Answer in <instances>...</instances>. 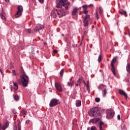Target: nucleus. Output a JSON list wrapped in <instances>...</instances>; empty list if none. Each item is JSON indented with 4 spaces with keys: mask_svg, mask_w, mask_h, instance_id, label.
Wrapping results in <instances>:
<instances>
[{
    "mask_svg": "<svg viewBox=\"0 0 130 130\" xmlns=\"http://www.w3.org/2000/svg\"><path fill=\"white\" fill-rule=\"evenodd\" d=\"M105 110L101 109L98 107H95L90 109L88 111V114L91 117H98L100 116L102 113H104Z\"/></svg>",
    "mask_w": 130,
    "mask_h": 130,
    "instance_id": "f03ea898",
    "label": "nucleus"
},
{
    "mask_svg": "<svg viewBox=\"0 0 130 130\" xmlns=\"http://www.w3.org/2000/svg\"><path fill=\"white\" fill-rule=\"evenodd\" d=\"M75 105L76 107H80V106L82 105V102L81 101V100H76Z\"/></svg>",
    "mask_w": 130,
    "mask_h": 130,
    "instance_id": "dca6fc26",
    "label": "nucleus"
},
{
    "mask_svg": "<svg viewBox=\"0 0 130 130\" xmlns=\"http://www.w3.org/2000/svg\"><path fill=\"white\" fill-rule=\"evenodd\" d=\"M106 118L111 119L114 116V111L111 109L107 110L106 111Z\"/></svg>",
    "mask_w": 130,
    "mask_h": 130,
    "instance_id": "39448f33",
    "label": "nucleus"
},
{
    "mask_svg": "<svg viewBox=\"0 0 130 130\" xmlns=\"http://www.w3.org/2000/svg\"><path fill=\"white\" fill-rule=\"evenodd\" d=\"M83 39H84V36H82V40H83Z\"/></svg>",
    "mask_w": 130,
    "mask_h": 130,
    "instance_id": "3c124183",
    "label": "nucleus"
},
{
    "mask_svg": "<svg viewBox=\"0 0 130 130\" xmlns=\"http://www.w3.org/2000/svg\"><path fill=\"white\" fill-rule=\"evenodd\" d=\"M1 17L2 19V20H4V21H6V17L3 15V14H1Z\"/></svg>",
    "mask_w": 130,
    "mask_h": 130,
    "instance_id": "c85d7f7f",
    "label": "nucleus"
},
{
    "mask_svg": "<svg viewBox=\"0 0 130 130\" xmlns=\"http://www.w3.org/2000/svg\"><path fill=\"white\" fill-rule=\"evenodd\" d=\"M6 3H10V0H4Z\"/></svg>",
    "mask_w": 130,
    "mask_h": 130,
    "instance_id": "a18cd8bd",
    "label": "nucleus"
},
{
    "mask_svg": "<svg viewBox=\"0 0 130 130\" xmlns=\"http://www.w3.org/2000/svg\"><path fill=\"white\" fill-rule=\"evenodd\" d=\"M56 7L59 9L58 10L53 9L51 12V16L54 18L57 17L61 18L69 13V11L71 9V3L68 0H59Z\"/></svg>",
    "mask_w": 130,
    "mask_h": 130,
    "instance_id": "f257e3e1",
    "label": "nucleus"
},
{
    "mask_svg": "<svg viewBox=\"0 0 130 130\" xmlns=\"http://www.w3.org/2000/svg\"><path fill=\"white\" fill-rule=\"evenodd\" d=\"M18 130H21V122H20V123L18 124Z\"/></svg>",
    "mask_w": 130,
    "mask_h": 130,
    "instance_id": "f704fd0d",
    "label": "nucleus"
},
{
    "mask_svg": "<svg viewBox=\"0 0 130 130\" xmlns=\"http://www.w3.org/2000/svg\"><path fill=\"white\" fill-rule=\"evenodd\" d=\"M44 45H46V43H44Z\"/></svg>",
    "mask_w": 130,
    "mask_h": 130,
    "instance_id": "864d4df0",
    "label": "nucleus"
},
{
    "mask_svg": "<svg viewBox=\"0 0 130 130\" xmlns=\"http://www.w3.org/2000/svg\"><path fill=\"white\" fill-rule=\"evenodd\" d=\"M13 85H14V87L18 86L17 83L13 82Z\"/></svg>",
    "mask_w": 130,
    "mask_h": 130,
    "instance_id": "58836bf2",
    "label": "nucleus"
},
{
    "mask_svg": "<svg viewBox=\"0 0 130 130\" xmlns=\"http://www.w3.org/2000/svg\"><path fill=\"white\" fill-rule=\"evenodd\" d=\"M13 130H17V125H16V122H14Z\"/></svg>",
    "mask_w": 130,
    "mask_h": 130,
    "instance_id": "473e14b6",
    "label": "nucleus"
},
{
    "mask_svg": "<svg viewBox=\"0 0 130 130\" xmlns=\"http://www.w3.org/2000/svg\"><path fill=\"white\" fill-rule=\"evenodd\" d=\"M11 111H12L13 113H14V114H16V110H15L14 109H12Z\"/></svg>",
    "mask_w": 130,
    "mask_h": 130,
    "instance_id": "c9c22d12",
    "label": "nucleus"
},
{
    "mask_svg": "<svg viewBox=\"0 0 130 130\" xmlns=\"http://www.w3.org/2000/svg\"><path fill=\"white\" fill-rule=\"evenodd\" d=\"M74 85H75V82L74 81H72V82H68L67 83V86H68V87H73V86H74Z\"/></svg>",
    "mask_w": 130,
    "mask_h": 130,
    "instance_id": "4be33fe9",
    "label": "nucleus"
},
{
    "mask_svg": "<svg viewBox=\"0 0 130 130\" xmlns=\"http://www.w3.org/2000/svg\"><path fill=\"white\" fill-rule=\"evenodd\" d=\"M44 29V25L42 24H38L36 27L34 29V31H36L38 32V31H40V30H42Z\"/></svg>",
    "mask_w": 130,
    "mask_h": 130,
    "instance_id": "1a4fd4ad",
    "label": "nucleus"
},
{
    "mask_svg": "<svg viewBox=\"0 0 130 130\" xmlns=\"http://www.w3.org/2000/svg\"><path fill=\"white\" fill-rule=\"evenodd\" d=\"M64 70L62 69L60 72V75L62 77V76L63 75V72H64Z\"/></svg>",
    "mask_w": 130,
    "mask_h": 130,
    "instance_id": "7c9ffc66",
    "label": "nucleus"
},
{
    "mask_svg": "<svg viewBox=\"0 0 130 130\" xmlns=\"http://www.w3.org/2000/svg\"><path fill=\"white\" fill-rule=\"evenodd\" d=\"M87 130H97V128L95 126H92L90 128L88 127Z\"/></svg>",
    "mask_w": 130,
    "mask_h": 130,
    "instance_id": "b1692460",
    "label": "nucleus"
},
{
    "mask_svg": "<svg viewBox=\"0 0 130 130\" xmlns=\"http://www.w3.org/2000/svg\"><path fill=\"white\" fill-rule=\"evenodd\" d=\"M122 103H123V102H122Z\"/></svg>",
    "mask_w": 130,
    "mask_h": 130,
    "instance_id": "6e6d98bb",
    "label": "nucleus"
},
{
    "mask_svg": "<svg viewBox=\"0 0 130 130\" xmlns=\"http://www.w3.org/2000/svg\"><path fill=\"white\" fill-rule=\"evenodd\" d=\"M107 93V90L106 88H105L102 90V95H103V97H105Z\"/></svg>",
    "mask_w": 130,
    "mask_h": 130,
    "instance_id": "5701e85b",
    "label": "nucleus"
},
{
    "mask_svg": "<svg viewBox=\"0 0 130 130\" xmlns=\"http://www.w3.org/2000/svg\"><path fill=\"white\" fill-rule=\"evenodd\" d=\"M13 98L15 101H19L20 100V96L18 94H14Z\"/></svg>",
    "mask_w": 130,
    "mask_h": 130,
    "instance_id": "6ab92c4d",
    "label": "nucleus"
},
{
    "mask_svg": "<svg viewBox=\"0 0 130 130\" xmlns=\"http://www.w3.org/2000/svg\"><path fill=\"white\" fill-rule=\"evenodd\" d=\"M73 79H74V77H72L70 79V82L73 80Z\"/></svg>",
    "mask_w": 130,
    "mask_h": 130,
    "instance_id": "49530a36",
    "label": "nucleus"
},
{
    "mask_svg": "<svg viewBox=\"0 0 130 130\" xmlns=\"http://www.w3.org/2000/svg\"><path fill=\"white\" fill-rule=\"evenodd\" d=\"M117 59V57H114L111 62V71L113 73V75L114 76H115L116 73H115V68H114V63L116 62V59Z\"/></svg>",
    "mask_w": 130,
    "mask_h": 130,
    "instance_id": "423d86ee",
    "label": "nucleus"
},
{
    "mask_svg": "<svg viewBox=\"0 0 130 130\" xmlns=\"http://www.w3.org/2000/svg\"><path fill=\"white\" fill-rule=\"evenodd\" d=\"M21 113L22 115H26L27 114V112L25 110H22L21 111Z\"/></svg>",
    "mask_w": 130,
    "mask_h": 130,
    "instance_id": "a878e982",
    "label": "nucleus"
},
{
    "mask_svg": "<svg viewBox=\"0 0 130 130\" xmlns=\"http://www.w3.org/2000/svg\"><path fill=\"white\" fill-rule=\"evenodd\" d=\"M103 125H104V122L101 121L99 123V128L100 130H104L103 129Z\"/></svg>",
    "mask_w": 130,
    "mask_h": 130,
    "instance_id": "aec40b11",
    "label": "nucleus"
},
{
    "mask_svg": "<svg viewBox=\"0 0 130 130\" xmlns=\"http://www.w3.org/2000/svg\"><path fill=\"white\" fill-rule=\"evenodd\" d=\"M13 89H14V91H17V90H18V86H14Z\"/></svg>",
    "mask_w": 130,
    "mask_h": 130,
    "instance_id": "e433bc0d",
    "label": "nucleus"
},
{
    "mask_svg": "<svg viewBox=\"0 0 130 130\" xmlns=\"http://www.w3.org/2000/svg\"><path fill=\"white\" fill-rule=\"evenodd\" d=\"M117 119L118 120H120V115H117Z\"/></svg>",
    "mask_w": 130,
    "mask_h": 130,
    "instance_id": "ea45409f",
    "label": "nucleus"
},
{
    "mask_svg": "<svg viewBox=\"0 0 130 130\" xmlns=\"http://www.w3.org/2000/svg\"><path fill=\"white\" fill-rule=\"evenodd\" d=\"M39 2L40 3H41V4H42V3H44V0H39Z\"/></svg>",
    "mask_w": 130,
    "mask_h": 130,
    "instance_id": "79ce46f5",
    "label": "nucleus"
},
{
    "mask_svg": "<svg viewBox=\"0 0 130 130\" xmlns=\"http://www.w3.org/2000/svg\"><path fill=\"white\" fill-rule=\"evenodd\" d=\"M120 14H121V15H126V11L124 10H120Z\"/></svg>",
    "mask_w": 130,
    "mask_h": 130,
    "instance_id": "393cba45",
    "label": "nucleus"
},
{
    "mask_svg": "<svg viewBox=\"0 0 130 130\" xmlns=\"http://www.w3.org/2000/svg\"><path fill=\"white\" fill-rule=\"evenodd\" d=\"M53 53H57V51L56 50H54L53 51Z\"/></svg>",
    "mask_w": 130,
    "mask_h": 130,
    "instance_id": "37998d69",
    "label": "nucleus"
},
{
    "mask_svg": "<svg viewBox=\"0 0 130 130\" xmlns=\"http://www.w3.org/2000/svg\"><path fill=\"white\" fill-rule=\"evenodd\" d=\"M126 71L128 74H130V63H127L126 66Z\"/></svg>",
    "mask_w": 130,
    "mask_h": 130,
    "instance_id": "a211bd4d",
    "label": "nucleus"
},
{
    "mask_svg": "<svg viewBox=\"0 0 130 130\" xmlns=\"http://www.w3.org/2000/svg\"><path fill=\"white\" fill-rule=\"evenodd\" d=\"M100 120V118H95L90 119L89 121V122H91L92 123H95L96 122H99Z\"/></svg>",
    "mask_w": 130,
    "mask_h": 130,
    "instance_id": "ddd939ff",
    "label": "nucleus"
},
{
    "mask_svg": "<svg viewBox=\"0 0 130 130\" xmlns=\"http://www.w3.org/2000/svg\"><path fill=\"white\" fill-rule=\"evenodd\" d=\"M82 45V43H81V44H80V46H81Z\"/></svg>",
    "mask_w": 130,
    "mask_h": 130,
    "instance_id": "5fc2aeb1",
    "label": "nucleus"
},
{
    "mask_svg": "<svg viewBox=\"0 0 130 130\" xmlns=\"http://www.w3.org/2000/svg\"><path fill=\"white\" fill-rule=\"evenodd\" d=\"M86 89L88 91V93L90 94V92H91V91L90 90V85H89V80L87 81V83H86Z\"/></svg>",
    "mask_w": 130,
    "mask_h": 130,
    "instance_id": "f3484780",
    "label": "nucleus"
},
{
    "mask_svg": "<svg viewBox=\"0 0 130 130\" xmlns=\"http://www.w3.org/2000/svg\"><path fill=\"white\" fill-rule=\"evenodd\" d=\"M78 12V9L77 8L73 9L72 12V16H75L76 14Z\"/></svg>",
    "mask_w": 130,
    "mask_h": 130,
    "instance_id": "412c9836",
    "label": "nucleus"
},
{
    "mask_svg": "<svg viewBox=\"0 0 130 130\" xmlns=\"http://www.w3.org/2000/svg\"><path fill=\"white\" fill-rule=\"evenodd\" d=\"M89 7H93V4H90L89 6H88Z\"/></svg>",
    "mask_w": 130,
    "mask_h": 130,
    "instance_id": "de8ad7c7",
    "label": "nucleus"
},
{
    "mask_svg": "<svg viewBox=\"0 0 130 130\" xmlns=\"http://www.w3.org/2000/svg\"><path fill=\"white\" fill-rule=\"evenodd\" d=\"M102 58V56H101V55H100L99 56V58H98V61H99V62H101Z\"/></svg>",
    "mask_w": 130,
    "mask_h": 130,
    "instance_id": "c756f323",
    "label": "nucleus"
},
{
    "mask_svg": "<svg viewBox=\"0 0 130 130\" xmlns=\"http://www.w3.org/2000/svg\"><path fill=\"white\" fill-rule=\"evenodd\" d=\"M30 122V120H27L25 121V124H27V123H29Z\"/></svg>",
    "mask_w": 130,
    "mask_h": 130,
    "instance_id": "a19ab883",
    "label": "nucleus"
},
{
    "mask_svg": "<svg viewBox=\"0 0 130 130\" xmlns=\"http://www.w3.org/2000/svg\"><path fill=\"white\" fill-rule=\"evenodd\" d=\"M129 16H130V13H129Z\"/></svg>",
    "mask_w": 130,
    "mask_h": 130,
    "instance_id": "4d7b16f0",
    "label": "nucleus"
},
{
    "mask_svg": "<svg viewBox=\"0 0 130 130\" xmlns=\"http://www.w3.org/2000/svg\"><path fill=\"white\" fill-rule=\"evenodd\" d=\"M59 104H60V102H59V100L56 99H52L49 103V107H55V106L59 105Z\"/></svg>",
    "mask_w": 130,
    "mask_h": 130,
    "instance_id": "20e7f679",
    "label": "nucleus"
},
{
    "mask_svg": "<svg viewBox=\"0 0 130 130\" xmlns=\"http://www.w3.org/2000/svg\"><path fill=\"white\" fill-rule=\"evenodd\" d=\"M20 80L22 86L25 87L28 86V83H29V77L27 76L26 73H23V74L20 76Z\"/></svg>",
    "mask_w": 130,
    "mask_h": 130,
    "instance_id": "7ed1b4c3",
    "label": "nucleus"
},
{
    "mask_svg": "<svg viewBox=\"0 0 130 130\" xmlns=\"http://www.w3.org/2000/svg\"><path fill=\"white\" fill-rule=\"evenodd\" d=\"M83 81V77H80L79 78L78 80H77V84H76V86L77 87L78 86H81V84H82V82Z\"/></svg>",
    "mask_w": 130,
    "mask_h": 130,
    "instance_id": "f8f14e48",
    "label": "nucleus"
},
{
    "mask_svg": "<svg viewBox=\"0 0 130 130\" xmlns=\"http://www.w3.org/2000/svg\"><path fill=\"white\" fill-rule=\"evenodd\" d=\"M83 83H84L85 86H86V82H85V80H83Z\"/></svg>",
    "mask_w": 130,
    "mask_h": 130,
    "instance_id": "09e8293b",
    "label": "nucleus"
},
{
    "mask_svg": "<svg viewBox=\"0 0 130 130\" xmlns=\"http://www.w3.org/2000/svg\"><path fill=\"white\" fill-rule=\"evenodd\" d=\"M17 12L15 15V18H19L22 16V13H23V7L22 6H19L17 7Z\"/></svg>",
    "mask_w": 130,
    "mask_h": 130,
    "instance_id": "0eeeda50",
    "label": "nucleus"
},
{
    "mask_svg": "<svg viewBox=\"0 0 130 130\" xmlns=\"http://www.w3.org/2000/svg\"><path fill=\"white\" fill-rule=\"evenodd\" d=\"M2 129V123L0 122V130Z\"/></svg>",
    "mask_w": 130,
    "mask_h": 130,
    "instance_id": "c03bdc74",
    "label": "nucleus"
},
{
    "mask_svg": "<svg viewBox=\"0 0 130 130\" xmlns=\"http://www.w3.org/2000/svg\"><path fill=\"white\" fill-rule=\"evenodd\" d=\"M27 33H28V34H31V29H28L27 30Z\"/></svg>",
    "mask_w": 130,
    "mask_h": 130,
    "instance_id": "4c0bfd02",
    "label": "nucleus"
},
{
    "mask_svg": "<svg viewBox=\"0 0 130 130\" xmlns=\"http://www.w3.org/2000/svg\"><path fill=\"white\" fill-rule=\"evenodd\" d=\"M83 24L84 27L89 26V21H90V15H86L85 17H83Z\"/></svg>",
    "mask_w": 130,
    "mask_h": 130,
    "instance_id": "6e6552de",
    "label": "nucleus"
},
{
    "mask_svg": "<svg viewBox=\"0 0 130 130\" xmlns=\"http://www.w3.org/2000/svg\"><path fill=\"white\" fill-rule=\"evenodd\" d=\"M55 87L56 90H57V91L59 92H61V91H62V88H61V85H60V84L55 83Z\"/></svg>",
    "mask_w": 130,
    "mask_h": 130,
    "instance_id": "9d476101",
    "label": "nucleus"
},
{
    "mask_svg": "<svg viewBox=\"0 0 130 130\" xmlns=\"http://www.w3.org/2000/svg\"><path fill=\"white\" fill-rule=\"evenodd\" d=\"M95 102H97V103L100 102V98H96L95 99Z\"/></svg>",
    "mask_w": 130,
    "mask_h": 130,
    "instance_id": "2f4dec72",
    "label": "nucleus"
},
{
    "mask_svg": "<svg viewBox=\"0 0 130 130\" xmlns=\"http://www.w3.org/2000/svg\"><path fill=\"white\" fill-rule=\"evenodd\" d=\"M99 10V14H102V13H103V8H102V7H100Z\"/></svg>",
    "mask_w": 130,
    "mask_h": 130,
    "instance_id": "cd10ccee",
    "label": "nucleus"
},
{
    "mask_svg": "<svg viewBox=\"0 0 130 130\" xmlns=\"http://www.w3.org/2000/svg\"><path fill=\"white\" fill-rule=\"evenodd\" d=\"M12 74L13 76H16L17 75V73L15 70H12Z\"/></svg>",
    "mask_w": 130,
    "mask_h": 130,
    "instance_id": "72a5a7b5",
    "label": "nucleus"
},
{
    "mask_svg": "<svg viewBox=\"0 0 130 130\" xmlns=\"http://www.w3.org/2000/svg\"><path fill=\"white\" fill-rule=\"evenodd\" d=\"M95 17L98 20L99 19V14H98V11H97V10L95 11Z\"/></svg>",
    "mask_w": 130,
    "mask_h": 130,
    "instance_id": "bb28decb",
    "label": "nucleus"
},
{
    "mask_svg": "<svg viewBox=\"0 0 130 130\" xmlns=\"http://www.w3.org/2000/svg\"><path fill=\"white\" fill-rule=\"evenodd\" d=\"M0 72H1V74H3V71H2V69H0Z\"/></svg>",
    "mask_w": 130,
    "mask_h": 130,
    "instance_id": "8fccbe9b",
    "label": "nucleus"
},
{
    "mask_svg": "<svg viewBox=\"0 0 130 130\" xmlns=\"http://www.w3.org/2000/svg\"><path fill=\"white\" fill-rule=\"evenodd\" d=\"M9 125H10V123L9 122H6L2 126V129L6 130L7 128L9 127Z\"/></svg>",
    "mask_w": 130,
    "mask_h": 130,
    "instance_id": "4468645a",
    "label": "nucleus"
},
{
    "mask_svg": "<svg viewBox=\"0 0 130 130\" xmlns=\"http://www.w3.org/2000/svg\"><path fill=\"white\" fill-rule=\"evenodd\" d=\"M118 92L120 95H123V96L125 97V99H127V94L126 93H125V92H124V91H123L122 89H119Z\"/></svg>",
    "mask_w": 130,
    "mask_h": 130,
    "instance_id": "9b49d317",
    "label": "nucleus"
},
{
    "mask_svg": "<svg viewBox=\"0 0 130 130\" xmlns=\"http://www.w3.org/2000/svg\"><path fill=\"white\" fill-rule=\"evenodd\" d=\"M112 99H114V96H112Z\"/></svg>",
    "mask_w": 130,
    "mask_h": 130,
    "instance_id": "603ef678",
    "label": "nucleus"
},
{
    "mask_svg": "<svg viewBox=\"0 0 130 130\" xmlns=\"http://www.w3.org/2000/svg\"><path fill=\"white\" fill-rule=\"evenodd\" d=\"M82 8L83 9V13L85 14V15H87L88 14V10H87V8H88V6L86 5H83L82 6Z\"/></svg>",
    "mask_w": 130,
    "mask_h": 130,
    "instance_id": "2eb2a0df",
    "label": "nucleus"
}]
</instances>
